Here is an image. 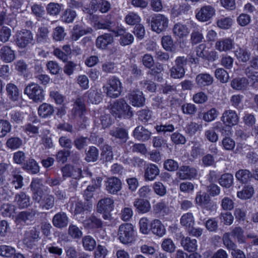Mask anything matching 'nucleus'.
<instances>
[{
    "instance_id": "nucleus-26",
    "label": "nucleus",
    "mask_w": 258,
    "mask_h": 258,
    "mask_svg": "<svg viewBox=\"0 0 258 258\" xmlns=\"http://www.w3.org/2000/svg\"><path fill=\"white\" fill-rule=\"evenodd\" d=\"M196 82L201 87L209 86L213 83V77L207 73L200 74L197 76Z\"/></svg>"
},
{
    "instance_id": "nucleus-6",
    "label": "nucleus",
    "mask_w": 258,
    "mask_h": 258,
    "mask_svg": "<svg viewBox=\"0 0 258 258\" xmlns=\"http://www.w3.org/2000/svg\"><path fill=\"white\" fill-rule=\"evenodd\" d=\"M134 228L130 223H125L119 226L118 230V239L123 244L130 243L133 240Z\"/></svg>"
},
{
    "instance_id": "nucleus-42",
    "label": "nucleus",
    "mask_w": 258,
    "mask_h": 258,
    "mask_svg": "<svg viewBox=\"0 0 258 258\" xmlns=\"http://www.w3.org/2000/svg\"><path fill=\"white\" fill-rule=\"evenodd\" d=\"M85 111V107L83 100L78 98L76 99L75 103L73 112L75 115H78L81 117Z\"/></svg>"
},
{
    "instance_id": "nucleus-58",
    "label": "nucleus",
    "mask_w": 258,
    "mask_h": 258,
    "mask_svg": "<svg viewBox=\"0 0 258 258\" xmlns=\"http://www.w3.org/2000/svg\"><path fill=\"white\" fill-rule=\"evenodd\" d=\"M22 140L19 138L12 137L7 140L6 145L12 150H16L22 146Z\"/></svg>"
},
{
    "instance_id": "nucleus-63",
    "label": "nucleus",
    "mask_w": 258,
    "mask_h": 258,
    "mask_svg": "<svg viewBox=\"0 0 258 258\" xmlns=\"http://www.w3.org/2000/svg\"><path fill=\"white\" fill-rule=\"evenodd\" d=\"M203 39V35L199 29L193 30L190 34V42L192 45H196L201 43Z\"/></svg>"
},
{
    "instance_id": "nucleus-36",
    "label": "nucleus",
    "mask_w": 258,
    "mask_h": 258,
    "mask_svg": "<svg viewBox=\"0 0 258 258\" xmlns=\"http://www.w3.org/2000/svg\"><path fill=\"white\" fill-rule=\"evenodd\" d=\"M40 203V206L45 210L51 209L54 205V198L52 195L46 194L42 196Z\"/></svg>"
},
{
    "instance_id": "nucleus-1",
    "label": "nucleus",
    "mask_w": 258,
    "mask_h": 258,
    "mask_svg": "<svg viewBox=\"0 0 258 258\" xmlns=\"http://www.w3.org/2000/svg\"><path fill=\"white\" fill-rule=\"evenodd\" d=\"M111 112L113 115L118 118H130L133 115L131 106L123 99L113 102L111 105Z\"/></svg>"
},
{
    "instance_id": "nucleus-43",
    "label": "nucleus",
    "mask_w": 258,
    "mask_h": 258,
    "mask_svg": "<svg viewBox=\"0 0 258 258\" xmlns=\"http://www.w3.org/2000/svg\"><path fill=\"white\" fill-rule=\"evenodd\" d=\"M110 134L112 137L119 139L124 142H125L128 138L127 133L126 130L122 128L117 127L112 129L110 131Z\"/></svg>"
},
{
    "instance_id": "nucleus-61",
    "label": "nucleus",
    "mask_w": 258,
    "mask_h": 258,
    "mask_svg": "<svg viewBox=\"0 0 258 258\" xmlns=\"http://www.w3.org/2000/svg\"><path fill=\"white\" fill-rule=\"evenodd\" d=\"M141 20L140 17L134 12L129 13L125 17V22L130 25H138Z\"/></svg>"
},
{
    "instance_id": "nucleus-32",
    "label": "nucleus",
    "mask_w": 258,
    "mask_h": 258,
    "mask_svg": "<svg viewBox=\"0 0 258 258\" xmlns=\"http://www.w3.org/2000/svg\"><path fill=\"white\" fill-rule=\"evenodd\" d=\"M254 193V188L251 185H245L242 189L237 192V197L241 200L250 199Z\"/></svg>"
},
{
    "instance_id": "nucleus-20",
    "label": "nucleus",
    "mask_w": 258,
    "mask_h": 258,
    "mask_svg": "<svg viewBox=\"0 0 258 258\" xmlns=\"http://www.w3.org/2000/svg\"><path fill=\"white\" fill-rule=\"evenodd\" d=\"M68 223L69 218L65 213H58L53 217L52 224L56 228H64L68 225Z\"/></svg>"
},
{
    "instance_id": "nucleus-38",
    "label": "nucleus",
    "mask_w": 258,
    "mask_h": 258,
    "mask_svg": "<svg viewBox=\"0 0 258 258\" xmlns=\"http://www.w3.org/2000/svg\"><path fill=\"white\" fill-rule=\"evenodd\" d=\"M102 179L101 177H97L95 185H89L87 189L84 191V197L86 200L89 201L92 199L94 195V192L95 190L99 187L101 185Z\"/></svg>"
},
{
    "instance_id": "nucleus-15",
    "label": "nucleus",
    "mask_w": 258,
    "mask_h": 258,
    "mask_svg": "<svg viewBox=\"0 0 258 258\" xmlns=\"http://www.w3.org/2000/svg\"><path fill=\"white\" fill-rule=\"evenodd\" d=\"M106 190L111 194H115L121 188V182L117 177L108 178L105 183Z\"/></svg>"
},
{
    "instance_id": "nucleus-9",
    "label": "nucleus",
    "mask_w": 258,
    "mask_h": 258,
    "mask_svg": "<svg viewBox=\"0 0 258 258\" xmlns=\"http://www.w3.org/2000/svg\"><path fill=\"white\" fill-rule=\"evenodd\" d=\"M215 14L214 7L210 5L202 7L196 14V18L201 22H206L211 19Z\"/></svg>"
},
{
    "instance_id": "nucleus-30",
    "label": "nucleus",
    "mask_w": 258,
    "mask_h": 258,
    "mask_svg": "<svg viewBox=\"0 0 258 258\" xmlns=\"http://www.w3.org/2000/svg\"><path fill=\"white\" fill-rule=\"evenodd\" d=\"M152 233L159 237H162L166 233V229L161 222L157 219L152 221L151 224Z\"/></svg>"
},
{
    "instance_id": "nucleus-50",
    "label": "nucleus",
    "mask_w": 258,
    "mask_h": 258,
    "mask_svg": "<svg viewBox=\"0 0 258 258\" xmlns=\"http://www.w3.org/2000/svg\"><path fill=\"white\" fill-rule=\"evenodd\" d=\"M88 100L93 104H97L101 100V95L97 90L90 89L86 94Z\"/></svg>"
},
{
    "instance_id": "nucleus-64",
    "label": "nucleus",
    "mask_w": 258,
    "mask_h": 258,
    "mask_svg": "<svg viewBox=\"0 0 258 258\" xmlns=\"http://www.w3.org/2000/svg\"><path fill=\"white\" fill-rule=\"evenodd\" d=\"M153 210L156 213L168 214L169 209L165 201H161L153 206Z\"/></svg>"
},
{
    "instance_id": "nucleus-47",
    "label": "nucleus",
    "mask_w": 258,
    "mask_h": 258,
    "mask_svg": "<svg viewBox=\"0 0 258 258\" xmlns=\"http://www.w3.org/2000/svg\"><path fill=\"white\" fill-rule=\"evenodd\" d=\"M82 244L85 249L88 251L93 250L96 245L95 239L89 235L85 236L82 238Z\"/></svg>"
},
{
    "instance_id": "nucleus-24",
    "label": "nucleus",
    "mask_w": 258,
    "mask_h": 258,
    "mask_svg": "<svg viewBox=\"0 0 258 258\" xmlns=\"http://www.w3.org/2000/svg\"><path fill=\"white\" fill-rule=\"evenodd\" d=\"M61 172L64 178L73 177L77 178L80 177L81 170L79 168H75L72 166L67 165L62 168Z\"/></svg>"
},
{
    "instance_id": "nucleus-21",
    "label": "nucleus",
    "mask_w": 258,
    "mask_h": 258,
    "mask_svg": "<svg viewBox=\"0 0 258 258\" xmlns=\"http://www.w3.org/2000/svg\"><path fill=\"white\" fill-rule=\"evenodd\" d=\"M133 205L139 213H146L150 211L151 208L149 201L142 199H135Z\"/></svg>"
},
{
    "instance_id": "nucleus-14",
    "label": "nucleus",
    "mask_w": 258,
    "mask_h": 258,
    "mask_svg": "<svg viewBox=\"0 0 258 258\" xmlns=\"http://www.w3.org/2000/svg\"><path fill=\"white\" fill-rule=\"evenodd\" d=\"M37 211L32 209L20 212L16 217V220L19 222H23L27 225L30 224L34 221Z\"/></svg>"
},
{
    "instance_id": "nucleus-48",
    "label": "nucleus",
    "mask_w": 258,
    "mask_h": 258,
    "mask_svg": "<svg viewBox=\"0 0 258 258\" xmlns=\"http://www.w3.org/2000/svg\"><path fill=\"white\" fill-rule=\"evenodd\" d=\"M233 176L231 174L226 173L221 176L219 182L222 186L229 188L233 184Z\"/></svg>"
},
{
    "instance_id": "nucleus-33",
    "label": "nucleus",
    "mask_w": 258,
    "mask_h": 258,
    "mask_svg": "<svg viewBox=\"0 0 258 258\" xmlns=\"http://www.w3.org/2000/svg\"><path fill=\"white\" fill-rule=\"evenodd\" d=\"M1 58L6 62H10L15 59L14 51L7 46L3 47L0 50Z\"/></svg>"
},
{
    "instance_id": "nucleus-49",
    "label": "nucleus",
    "mask_w": 258,
    "mask_h": 258,
    "mask_svg": "<svg viewBox=\"0 0 258 258\" xmlns=\"http://www.w3.org/2000/svg\"><path fill=\"white\" fill-rule=\"evenodd\" d=\"M162 45L164 49L168 51H173L175 46L171 36L166 35L162 38Z\"/></svg>"
},
{
    "instance_id": "nucleus-16",
    "label": "nucleus",
    "mask_w": 258,
    "mask_h": 258,
    "mask_svg": "<svg viewBox=\"0 0 258 258\" xmlns=\"http://www.w3.org/2000/svg\"><path fill=\"white\" fill-rule=\"evenodd\" d=\"M234 45V40L225 38L218 40L215 43V48L220 52H227L231 50Z\"/></svg>"
},
{
    "instance_id": "nucleus-28",
    "label": "nucleus",
    "mask_w": 258,
    "mask_h": 258,
    "mask_svg": "<svg viewBox=\"0 0 258 258\" xmlns=\"http://www.w3.org/2000/svg\"><path fill=\"white\" fill-rule=\"evenodd\" d=\"M83 224L85 228L92 229L101 227L102 223L100 219L91 215L84 221Z\"/></svg>"
},
{
    "instance_id": "nucleus-34",
    "label": "nucleus",
    "mask_w": 258,
    "mask_h": 258,
    "mask_svg": "<svg viewBox=\"0 0 258 258\" xmlns=\"http://www.w3.org/2000/svg\"><path fill=\"white\" fill-rule=\"evenodd\" d=\"M49 31L48 28L42 25L40 26L36 32V37L38 42H46L49 39Z\"/></svg>"
},
{
    "instance_id": "nucleus-22",
    "label": "nucleus",
    "mask_w": 258,
    "mask_h": 258,
    "mask_svg": "<svg viewBox=\"0 0 258 258\" xmlns=\"http://www.w3.org/2000/svg\"><path fill=\"white\" fill-rule=\"evenodd\" d=\"M114 201L110 198L100 200L97 205V211L99 213L110 212L113 209Z\"/></svg>"
},
{
    "instance_id": "nucleus-19",
    "label": "nucleus",
    "mask_w": 258,
    "mask_h": 258,
    "mask_svg": "<svg viewBox=\"0 0 258 258\" xmlns=\"http://www.w3.org/2000/svg\"><path fill=\"white\" fill-rule=\"evenodd\" d=\"M113 42V38L110 34L105 33L98 36L96 40V47L101 49H106Z\"/></svg>"
},
{
    "instance_id": "nucleus-27",
    "label": "nucleus",
    "mask_w": 258,
    "mask_h": 258,
    "mask_svg": "<svg viewBox=\"0 0 258 258\" xmlns=\"http://www.w3.org/2000/svg\"><path fill=\"white\" fill-rule=\"evenodd\" d=\"M54 111L53 106L47 103H42L38 109V114L39 116L42 118H46L51 116Z\"/></svg>"
},
{
    "instance_id": "nucleus-56",
    "label": "nucleus",
    "mask_w": 258,
    "mask_h": 258,
    "mask_svg": "<svg viewBox=\"0 0 258 258\" xmlns=\"http://www.w3.org/2000/svg\"><path fill=\"white\" fill-rule=\"evenodd\" d=\"M77 14L75 11L68 9L62 14L61 18L63 22L70 23L73 22Z\"/></svg>"
},
{
    "instance_id": "nucleus-45",
    "label": "nucleus",
    "mask_w": 258,
    "mask_h": 258,
    "mask_svg": "<svg viewBox=\"0 0 258 258\" xmlns=\"http://www.w3.org/2000/svg\"><path fill=\"white\" fill-rule=\"evenodd\" d=\"M180 223L186 229L194 226L195 219L192 213H187L183 214L180 218Z\"/></svg>"
},
{
    "instance_id": "nucleus-13",
    "label": "nucleus",
    "mask_w": 258,
    "mask_h": 258,
    "mask_svg": "<svg viewBox=\"0 0 258 258\" xmlns=\"http://www.w3.org/2000/svg\"><path fill=\"white\" fill-rule=\"evenodd\" d=\"M177 174L181 179H191L197 176V170L194 167L188 166H182L179 168Z\"/></svg>"
},
{
    "instance_id": "nucleus-17",
    "label": "nucleus",
    "mask_w": 258,
    "mask_h": 258,
    "mask_svg": "<svg viewBox=\"0 0 258 258\" xmlns=\"http://www.w3.org/2000/svg\"><path fill=\"white\" fill-rule=\"evenodd\" d=\"M14 203L19 209L26 208L30 205V198L25 192H20L15 195Z\"/></svg>"
},
{
    "instance_id": "nucleus-60",
    "label": "nucleus",
    "mask_w": 258,
    "mask_h": 258,
    "mask_svg": "<svg viewBox=\"0 0 258 258\" xmlns=\"http://www.w3.org/2000/svg\"><path fill=\"white\" fill-rule=\"evenodd\" d=\"M243 233V230L241 228L237 227L234 228L229 233L230 235H231L234 238H236L239 243H243L245 239Z\"/></svg>"
},
{
    "instance_id": "nucleus-18",
    "label": "nucleus",
    "mask_w": 258,
    "mask_h": 258,
    "mask_svg": "<svg viewBox=\"0 0 258 258\" xmlns=\"http://www.w3.org/2000/svg\"><path fill=\"white\" fill-rule=\"evenodd\" d=\"M114 33L116 36H120L119 43L122 46L130 45L134 42L133 35L123 29H118Z\"/></svg>"
},
{
    "instance_id": "nucleus-25",
    "label": "nucleus",
    "mask_w": 258,
    "mask_h": 258,
    "mask_svg": "<svg viewBox=\"0 0 258 258\" xmlns=\"http://www.w3.org/2000/svg\"><path fill=\"white\" fill-rule=\"evenodd\" d=\"M151 133L143 126H138L134 131L135 138L139 141H145L150 139Z\"/></svg>"
},
{
    "instance_id": "nucleus-40",
    "label": "nucleus",
    "mask_w": 258,
    "mask_h": 258,
    "mask_svg": "<svg viewBox=\"0 0 258 258\" xmlns=\"http://www.w3.org/2000/svg\"><path fill=\"white\" fill-rule=\"evenodd\" d=\"M248 84V80L245 78L234 79L231 83V86L232 88L236 90H241L246 89Z\"/></svg>"
},
{
    "instance_id": "nucleus-31",
    "label": "nucleus",
    "mask_w": 258,
    "mask_h": 258,
    "mask_svg": "<svg viewBox=\"0 0 258 258\" xmlns=\"http://www.w3.org/2000/svg\"><path fill=\"white\" fill-rule=\"evenodd\" d=\"M197 241L196 239H191L188 237H183L181 240V244L184 249L189 252H194L197 249Z\"/></svg>"
},
{
    "instance_id": "nucleus-62",
    "label": "nucleus",
    "mask_w": 258,
    "mask_h": 258,
    "mask_svg": "<svg viewBox=\"0 0 258 258\" xmlns=\"http://www.w3.org/2000/svg\"><path fill=\"white\" fill-rule=\"evenodd\" d=\"M215 75L216 78L222 83L228 82L229 76L228 73L222 68H219L215 70Z\"/></svg>"
},
{
    "instance_id": "nucleus-8",
    "label": "nucleus",
    "mask_w": 258,
    "mask_h": 258,
    "mask_svg": "<svg viewBox=\"0 0 258 258\" xmlns=\"http://www.w3.org/2000/svg\"><path fill=\"white\" fill-rule=\"evenodd\" d=\"M194 24L192 21L187 22L185 25L180 23L175 24L173 28V33L174 36L180 39L186 37L190 33L188 26Z\"/></svg>"
},
{
    "instance_id": "nucleus-53",
    "label": "nucleus",
    "mask_w": 258,
    "mask_h": 258,
    "mask_svg": "<svg viewBox=\"0 0 258 258\" xmlns=\"http://www.w3.org/2000/svg\"><path fill=\"white\" fill-rule=\"evenodd\" d=\"M205 138L211 143H216L219 139V135L214 128H209L204 133Z\"/></svg>"
},
{
    "instance_id": "nucleus-57",
    "label": "nucleus",
    "mask_w": 258,
    "mask_h": 258,
    "mask_svg": "<svg viewBox=\"0 0 258 258\" xmlns=\"http://www.w3.org/2000/svg\"><path fill=\"white\" fill-rule=\"evenodd\" d=\"M12 126L7 120L0 119V138L5 137L11 130Z\"/></svg>"
},
{
    "instance_id": "nucleus-55",
    "label": "nucleus",
    "mask_w": 258,
    "mask_h": 258,
    "mask_svg": "<svg viewBox=\"0 0 258 258\" xmlns=\"http://www.w3.org/2000/svg\"><path fill=\"white\" fill-rule=\"evenodd\" d=\"M71 203V209L74 210L75 214H81L86 210L85 206L81 201L72 199Z\"/></svg>"
},
{
    "instance_id": "nucleus-5",
    "label": "nucleus",
    "mask_w": 258,
    "mask_h": 258,
    "mask_svg": "<svg viewBox=\"0 0 258 258\" xmlns=\"http://www.w3.org/2000/svg\"><path fill=\"white\" fill-rule=\"evenodd\" d=\"M168 18L162 14H155L152 18L151 28L153 31L157 33H160L165 30L168 27Z\"/></svg>"
},
{
    "instance_id": "nucleus-10",
    "label": "nucleus",
    "mask_w": 258,
    "mask_h": 258,
    "mask_svg": "<svg viewBox=\"0 0 258 258\" xmlns=\"http://www.w3.org/2000/svg\"><path fill=\"white\" fill-rule=\"evenodd\" d=\"M238 117L236 112L232 110H226L221 117V121L226 126H233L238 122Z\"/></svg>"
},
{
    "instance_id": "nucleus-23",
    "label": "nucleus",
    "mask_w": 258,
    "mask_h": 258,
    "mask_svg": "<svg viewBox=\"0 0 258 258\" xmlns=\"http://www.w3.org/2000/svg\"><path fill=\"white\" fill-rule=\"evenodd\" d=\"M160 170L155 164H150L145 170L144 177L146 181H153L159 175Z\"/></svg>"
},
{
    "instance_id": "nucleus-54",
    "label": "nucleus",
    "mask_w": 258,
    "mask_h": 258,
    "mask_svg": "<svg viewBox=\"0 0 258 258\" xmlns=\"http://www.w3.org/2000/svg\"><path fill=\"white\" fill-rule=\"evenodd\" d=\"M170 76L174 79H181L185 74L184 68H179L174 65L169 70Z\"/></svg>"
},
{
    "instance_id": "nucleus-3",
    "label": "nucleus",
    "mask_w": 258,
    "mask_h": 258,
    "mask_svg": "<svg viewBox=\"0 0 258 258\" xmlns=\"http://www.w3.org/2000/svg\"><path fill=\"white\" fill-rule=\"evenodd\" d=\"M33 35L31 31L23 29L16 32L15 35V42L18 47L25 48L33 43Z\"/></svg>"
},
{
    "instance_id": "nucleus-51",
    "label": "nucleus",
    "mask_w": 258,
    "mask_h": 258,
    "mask_svg": "<svg viewBox=\"0 0 258 258\" xmlns=\"http://www.w3.org/2000/svg\"><path fill=\"white\" fill-rule=\"evenodd\" d=\"M68 235L74 239H79L82 236L81 230L76 225L71 224L68 229Z\"/></svg>"
},
{
    "instance_id": "nucleus-7",
    "label": "nucleus",
    "mask_w": 258,
    "mask_h": 258,
    "mask_svg": "<svg viewBox=\"0 0 258 258\" xmlns=\"http://www.w3.org/2000/svg\"><path fill=\"white\" fill-rule=\"evenodd\" d=\"M43 185L42 180L38 178L33 179L30 188L32 192V199L37 203H40L42 199L43 194L42 187Z\"/></svg>"
},
{
    "instance_id": "nucleus-4",
    "label": "nucleus",
    "mask_w": 258,
    "mask_h": 258,
    "mask_svg": "<svg viewBox=\"0 0 258 258\" xmlns=\"http://www.w3.org/2000/svg\"><path fill=\"white\" fill-rule=\"evenodd\" d=\"M24 94L35 102H41L44 98V90L38 84L32 83L26 86Z\"/></svg>"
},
{
    "instance_id": "nucleus-11",
    "label": "nucleus",
    "mask_w": 258,
    "mask_h": 258,
    "mask_svg": "<svg viewBox=\"0 0 258 258\" xmlns=\"http://www.w3.org/2000/svg\"><path fill=\"white\" fill-rule=\"evenodd\" d=\"M127 98L134 106L140 107L145 104V98L141 91L137 90L131 92L127 95Z\"/></svg>"
},
{
    "instance_id": "nucleus-12",
    "label": "nucleus",
    "mask_w": 258,
    "mask_h": 258,
    "mask_svg": "<svg viewBox=\"0 0 258 258\" xmlns=\"http://www.w3.org/2000/svg\"><path fill=\"white\" fill-rule=\"evenodd\" d=\"M39 233V229L35 227L26 231L24 235V243L28 247L32 246L34 244V242L40 239Z\"/></svg>"
},
{
    "instance_id": "nucleus-59",
    "label": "nucleus",
    "mask_w": 258,
    "mask_h": 258,
    "mask_svg": "<svg viewBox=\"0 0 258 258\" xmlns=\"http://www.w3.org/2000/svg\"><path fill=\"white\" fill-rule=\"evenodd\" d=\"M15 211V206L10 204H4L1 207V212L4 217H11Z\"/></svg>"
},
{
    "instance_id": "nucleus-41",
    "label": "nucleus",
    "mask_w": 258,
    "mask_h": 258,
    "mask_svg": "<svg viewBox=\"0 0 258 258\" xmlns=\"http://www.w3.org/2000/svg\"><path fill=\"white\" fill-rule=\"evenodd\" d=\"M195 201L200 206L206 207L210 203V198L206 192L200 191L197 193Z\"/></svg>"
},
{
    "instance_id": "nucleus-39",
    "label": "nucleus",
    "mask_w": 258,
    "mask_h": 258,
    "mask_svg": "<svg viewBox=\"0 0 258 258\" xmlns=\"http://www.w3.org/2000/svg\"><path fill=\"white\" fill-rule=\"evenodd\" d=\"M11 184L16 189L21 188L23 185V178L19 172L14 171L12 172V177L10 179Z\"/></svg>"
},
{
    "instance_id": "nucleus-29",
    "label": "nucleus",
    "mask_w": 258,
    "mask_h": 258,
    "mask_svg": "<svg viewBox=\"0 0 258 258\" xmlns=\"http://www.w3.org/2000/svg\"><path fill=\"white\" fill-rule=\"evenodd\" d=\"M6 91L9 98L13 101L18 100L20 92L17 86L13 83H8L6 86Z\"/></svg>"
},
{
    "instance_id": "nucleus-37",
    "label": "nucleus",
    "mask_w": 258,
    "mask_h": 258,
    "mask_svg": "<svg viewBox=\"0 0 258 258\" xmlns=\"http://www.w3.org/2000/svg\"><path fill=\"white\" fill-rule=\"evenodd\" d=\"M235 177L239 182L245 183L250 180L252 175L250 171L247 169H240L236 172Z\"/></svg>"
},
{
    "instance_id": "nucleus-2",
    "label": "nucleus",
    "mask_w": 258,
    "mask_h": 258,
    "mask_svg": "<svg viewBox=\"0 0 258 258\" xmlns=\"http://www.w3.org/2000/svg\"><path fill=\"white\" fill-rule=\"evenodd\" d=\"M103 89L107 96L113 98H117L122 92V83L118 78L112 76L108 79L106 85L103 87Z\"/></svg>"
},
{
    "instance_id": "nucleus-35",
    "label": "nucleus",
    "mask_w": 258,
    "mask_h": 258,
    "mask_svg": "<svg viewBox=\"0 0 258 258\" xmlns=\"http://www.w3.org/2000/svg\"><path fill=\"white\" fill-rule=\"evenodd\" d=\"M92 30L91 28H88L87 30L83 29L81 27L77 25H75L72 31L71 38L73 41L78 40L81 37L86 34L88 33H91Z\"/></svg>"
},
{
    "instance_id": "nucleus-52",
    "label": "nucleus",
    "mask_w": 258,
    "mask_h": 258,
    "mask_svg": "<svg viewBox=\"0 0 258 258\" xmlns=\"http://www.w3.org/2000/svg\"><path fill=\"white\" fill-rule=\"evenodd\" d=\"M101 157L106 161H110L113 159V154L111 147L108 145H104L101 147Z\"/></svg>"
},
{
    "instance_id": "nucleus-44",
    "label": "nucleus",
    "mask_w": 258,
    "mask_h": 258,
    "mask_svg": "<svg viewBox=\"0 0 258 258\" xmlns=\"http://www.w3.org/2000/svg\"><path fill=\"white\" fill-rule=\"evenodd\" d=\"M234 54L237 58L241 61L245 62L247 61L250 56V53L247 49L239 48L235 51Z\"/></svg>"
},
{
    "instance_id": "nucleus-46",
    "label": "nucleus",
    "mask_w": 258,
    "mask_h": 258,
    "mask_svg": "<svg viewBox=\"0 0 258 258\" xmlns=\"http://www.w3.org/2000/svg\"><path fill=\"white\" fill-rule=\"evenodd\" d=\"M219 114V112L217 109L212 108L203 113V119L206 122H212L217 118Z\"/></svg>"
}]
</instances>
